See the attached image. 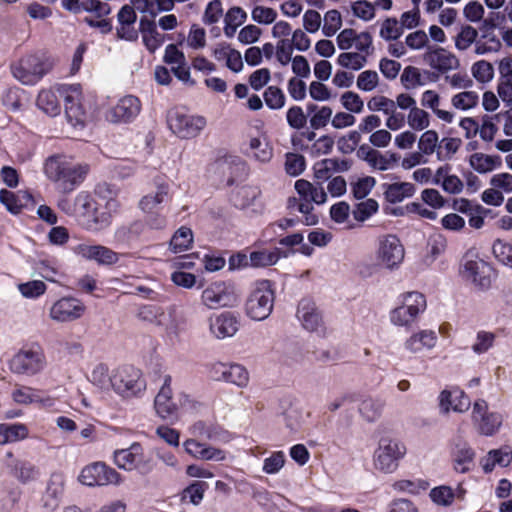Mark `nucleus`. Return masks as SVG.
Returning <instances> with one entry per match:
<instances>
[{"label": "nucleus", "instance_id": "27", "mask_svg": "<svg viewBox=\"0 0 512 512\" xmlns=\"http://www.w3.org/2000/svg\"><path fill=\"white\" fill-rule=\"evenodd\" d=\"M247 20V13L239 6L229 8L224 15V34L228 38H232L239 27Z\"/></svg>", "mask_w": 512, "mask_h": 512}, {"label": "nucleus", "instance_id": "17", "mask_svg": "<svg viewBox=\"0 0 512 512\" xmlns=\"http://www.w3.org/2000/svg\"><path fill=\"white\" fill-rule=\"evenodd\" d=\"M6 458V466L10 474L19 482L26 484L40 477L39 468L33 463L15 458L11 452L7 453Z\"/></svg>", "mask_w": 512, "mask_h": 512}, {"label": "nucleus", "instance_id": "3", "mask_svg": "<svg viewBox=\"0 0 512 512\" xmlns=\"http://www.w3.org/2000/svg\"><path fill=\"white\" fill-rule=\"evenodd\" d=\"M274 301L272 283L269 280L257 281L245 303L247 316L256 321L265 320L272 313Z\"/></svg>", "mask_w": 512, "mask_h": 512}, {"label": "nucleus", "instance_id": "24", "mask_svg": "<svg viewBox=\"0 0 512 512\" xmlns=\"http://www.w3.org/2000/svg\"><path fill=\"white\" fill-rule=\"evenodd\" d=\"M454 469L460 473H466L470 470L475 453L465 441L458 439L455 442L454 450Z\"/></svg>", "mask_w": 512, "mask_h": 512}, {"label": "nucleus", "instance_id": "26", "mask_svg": "<svg viewBox=\"0 0 512 512\" xmlns=\"http://www.w3.org/2000/svg\"><path fill=\"white\" fill-rule=\"evenodd\" d=\"M13 77L24 85H34L48 73L43 66H10Z\"/></svg>", "mask_w": 512, "mask_h": 512}, {"label": "nucleus", "instance_id": "36", "mask_svg": "<svg viewBox=\"0 0 512 512\" xmlns=\"http://www.w3.org/2000/svg\"><path fill=\"white\" fill-rule=\"evenodd\" d=\"M193 232L186 226L180 227L170 240V249L174 253H181L191 248Z\"/></svg>", "mask_w": 512, "mask_h": 512}, {"label": "nucleus", "instance_id": "25", "mask_svg": "<svg viewBox=\"0 0 512 512\" xmlns=\"http://www.w3.org/2000/svg\"><path fill=\"white\" fill-rule=\"evenodd\" d=\"M349 169V161L328 158L323 159L314 165V174L318 180L326 181L331 177L332 172H345Z\"/></svg>", "mask_w": 512, "mask_h": 512}, {"label": "nucleus", "instance_id": "34", "mask_svg": "<svg viewBox=\"0 0 512 512\" xmlns=\"http://www.w3.org/2000/svg\"><path fill=\"white\" fill-rule=\"evenodd\" d=\"M28 436V428L24 424H0V445L23 440Z\"/></svg>", "mask_w": 512, "mask_h": 512}, {"label": "nucleus", "instance_id": "48", "mask_svg": "<svg viewBox=\"0 0 512 512\" xmlns=\"http://www.w3.org/2000/svg\"><path fill=\"white\" fill-rule=\"evenodd\" d=\"M250 149L254 151V158L260 162H268L272 157V149L265 139L252 138L249 143Z\"/></svg>", "mask_w": 512, "mask_h": 512}, {"label": "nucleus", "instance_id": "63", "mask_svg": "<svg viewBox=\"0 0 512 512\" xmlns=\"http://www.w3.org/2000/svg\"><path fill=\"white\" fill-rule=\"evenodd\" d=\"M46 290L43 281L33 280L19 285V291L24 297L35 298L42 295Z\"/></svg>", "mask_w": 512, "mask_h": 512}, {"label": "nucleus", "instance_id": "45", "mask_svg": "<svg viewBox=\"0 0 512 512\" xmlns=\"http://www.w3.org/2000/svg\"><path fill=\"white\" fill-rule=\"evenodd\" d=\"M275 9L263 5H256L251 11V19L260 25H270L276 21Z\"/></svg>", "mask_w": 512, "mask_h": 512}, {"label": "nucleus", "instance_id": "55", "mask_svg": "<svg viewBox=\"0 0 512 512\" xmlns=\"http://www.w3.org/2000/svg\"><path fill=\"white\" fill-rule=\"evenodd\" d=\"M264 100L270 109L276 110L284 106L285 96L278 87L269 86L264 92Z\"/></svg>", "mask_w": 512, "mask_h": 512}, {"label": "nucleus", "instance_id": "4", "mask_svg": "<svg viewBox=\"0 0 512 512\" xmlns=\"http://www.w3.org/2000/svg\"><path fill=\"white\" fill-rule=\"evenodd\" d=\"M113 458L119 469L137 471L141 475H148L155 467L152 457L145 455L142 445L138 442L132 443L128 448L116 450Z\"/></svg>", "mask_w": 512, "mask_h": 512}, {"label": "nucleus", "instance_id": "23", "mask_svg": "<svg viewBox=\"0 0 512 512\" xmlns=\"http://www.w3.org/2000/svg\"><path fill=\"white\" fill-rule=\"evenodd\" d=\"M142 41L145 47L154 52L164 42L163 35L157 30L156 23L149 19H141L139 23Z\"/></svg>", "mask_w": 512, "mask_h": 512}, {"label": "nucleus", "instance_id": "12", "mask_svg": "<svg viewBox=\"0 0 512 512\" xmlns=\"http://www.w3.org/2000/svg\"><path fill=\"white\" fill-rule=\"evenodd\" d=\"M141 111V101L134 95L120 98L117 104L105 112V119L113 124L132 122Z\"/></svg>", "mask_w": 512, "mask_h": 512}, {"label": "nucleus", "instance_id": "16", "mask_svg": "<svg viewBox=\"0 0 512 512\" xmlns=\"http://www.w3.org/2000/svg\"><path fill=\"white\" fill-rule=\"evenodd\" d=\"M84 304L73 297H63L50 309V317L57 322H70L79 319L85 312Z\"/></svg>", "mask_w": 512, "mask_h": 512}, {"label": "nucleus", "instance_id": "8", "mask_svg": "<svg viewBox=\"0 0 512 512\" xmlns=\"http://www.w3.org/2000/svg\"><path fill=\"white\" fill-rule=\"evenodd\" d=\"M238 302V296L233 284L216 281L209 284L201 294V303L208 309L233 307Z\"/></svg>", "mask_w": 512, "mask_h": 512}, {"label": "nucleus", "instance_id": "58", "mask_svg": "<svg viewBox=\"0 0 512 512\" xmlns=\"http://www.w3.org/2000/svg\"><path fill=\"white\" fill-rule=\"evenodd\" d=\"M379 83V76L376 71L366 70L359 74L357 79V87L362 91H372Z\"/></svg>", "mask_w": 512, "mask_h": 512}, {"label": "nucleus", "instance_id": "10", "mask_svg": "<svg viewBox=\"0 0 512 512\" xmlns=\"http://www.w3.org/2000/svg\"><path fill=\"white\" fill-rule=\"evenodd\" d=\"M425 308L424 295L419 292H409L404 297V304L391 311L390 320L397 326H409Z\"/></svg>", "mask_w": 512, "mask_h": 512}, {"label": "nucleus", "instance_id": "54", "mask_svg": "<svg viewBox=\"0 0 512 512\" xmlns=\"http://www.w3.org/2000/svg\"><path fill=\"white\" fill-rule=\"evenodd\" d=\"M340 101L342 106L351 113H361L364 107V102L360 96L352 91L344 92Z\"/></svg>", "mask_w": 512, "mask_h": 512}, {"label": "nucleus", "instance_id": "22", "mask_svg": "<svg viewBox=\"0 0 512 512\" xmlns=\"http://www.w3.org/2000/svg\"><path fill=\"white\" fill-rule=\"evenodd\" d=\"M437 334L433 330H421L412 334L404 343L405 349L410 353H419L423 349H433L437 343Z\"/></svg>", "mask_w": 512, "mask_h": 512}, {"label": "nucleus", "instance_id": "15", "mask_svg": "<svg viewBox=\"0 0 512 512\" xmlns=\"http://www.w3.org/2000/svg\"><path fill=\"white\" fill-rule=\"evenodd\" d=\"M208 324L210 334L218 340L233 337L240 325L237 316L229 311L211 315L208 318Z\"/></svg>", "mask_w": 512, "mask_h": 512}, {"label": "nucleus", "instance_id": "42", "mask_svg": "<svg viewBox=\"0 0 512 512\" xmlns=\"http://www.w3.org/2000/svg\"><path fill=\"white\" fill-rule=\"evenodd\" d=\"M186 43L188 47L194 50L204 48L207 43L206 30L197 23L192 24L188 31Z\"/></svg>", "mask_w": 512, "mask_h": 512}, {"label": "nucleus", "instance_id": "40", "mask_svg": "<svg viewBox=\"0 0 512 512\" xmlns=\"http://www.w3.org/2000/svg\"><path fill=\"white\" fill-rule=\"evenodd\" d=\"M407 123L409 127L415 131H422L430 125V115L427 111L417 107V105L409 111L407 115Z\"/></svg>", "mask_w": 512, "mask_h": 512}, {"label": "nucleus", "instance_id": "47", "mask_svg": "<svg viewBox=\"0 0 512 512\" xmlns=\"http://www.w3.org/2000/svg\"><path fill=\"white\" fill-rule=\"evenodd\" d=\"M378 210V203L374 199H367L358 203L352 211L354 218L359 222H364Z\"/></svg>", "mask_w": 512, "mask_h": 512}, {"label": "nucleus", "instance_id": "1", "mask_svg": "<svg viewBox=\"0 0 512 512\" xmlns=\"http://www.w3.org/2000/svg\"><path fill=\"white\" fill-rule=\"evenodd\" d=\"M59 97L64 101V110L67 121L75 128L84 127L86 115L81 104L82 91L80 84L57 87L53 90H42L37 97V106L49 116H57L61 111Z\"/></svg>", "mask_w": 512, "mask_h": 512}, {"label": "nucleus", "instance_id": "35", "mask_svg": "<svg viewBox=\"0 0 512 512\" xmlns=\"http://www.w3.org/2000/svg\"><path fill=\"white\" fill-rule=\"evenodd\" d=\"M440 96L432 90H427L423 93L421 104L433 110L434 114L441 120L451 123L453 121V113L439 109Z\"/></svg>", "mask_w": 512, "mask_h": 512}, {"label": "nucleus", "instance_id": "30", "mask_svg": "<svg viewBox=\"0 0 512 512\" xmlns=\"http://www.w3.org/2000/svg\"><path fill=\"white\" fill-rule=\"evenodd\" d=\"M385 198L390 203H398L415 193V186L409 182L384 184Z\"/></svg>", "mask_w": 512, "mask_h": 512}, {"label": "nucleus", "instance_id": "64", "mask_svg": "<svg viewBox=\"0 0 512 512\" xmlns=\"http://www.w3.org/2000/svg\"><path fill=\"white\" fill-rule=\"evenodd\" d=\"M287 122L294 129H302L307 123V116L299 106H292L286 114Z\"/></svg>", "mask_w": 512, "mask_h": 512}, {"label": "nucleus", "instance_id": "41", "mask_svg": "<svg viewBox=\"0 0 512 512\" xmlns=\"http://www.w3.org/2000/svg\"><path fill=\"white\" fill-rule=\"evenodd\" d=\"M351 12L354 17L369 22L375 18V5L367 0H356L351 3Z\"/></svg>", "mask_w": 512, "mask_h": 512}, {"label": "nucleus", "instance_id": "59", "mask_svg": "<svg viewBox=\"0 0 512 512\" xmlns=\"http://www.w3.org/2000/svg\"><path fill=\"white\" fill-rule=\"evenodd\" d=\"M454 492L448 486L435 487L430 492L432 501L438 505L448 506L453 502Z\"/></svg>", "mask_w": 512, "mask_h": 512}, {"label": "nucleus", "instance_id": "19", "mask_svg": "<svg viewBox=\"0 0 512 512\" xmlns=\"http://www.w3.org/2000/svg\"><path fill=\"white\" fill-rule=\"evenodd\" d=\"M296 316L304 329L308 331H317L322 326V316L316 304L309 298L300 300Z\"/></svg>", "mask_w": 512, "mask_h": 512}, {"label": "nucleus", "instance_id": "11", "mask_svg": "<svg viewBox=\"0 0 512 512\" xmlns=\"http://www.w3.org/2000/svg\"><path fill=\"white\" fill-rule=\"evenodd\" d=\"M79 481L87 486H104L108 484H120L121 475L102 462H96L82 469Z\"/></svg>", "mask_w": 512, "mask_h": 512}, {"label": "nucleus", "instance_id": "29", "mask_svg": "<svg viewBox=\"0 0 512 512\" xmlns=\"http://www.w3.org/2000/svg\"><path fill=\"white\" fill-rule=\"evenodd\" d=\"M31 199L32 196L27 192L14 193L4 189L0 191V202L13 214L20 213Z\"/></svg>", "mask_w": 512, "mask_h": 512}, {"label": "nucleus", "instance_id": "2", "mask_svg": "<svg viewBox=\"0 0 512 512\" xmlns=\"http://www.w3.org/2000/svg\"><path fill=\"white\" fill-rule=\"evenodd\" d=\"M87 171V166L60 154L48 157L44 164L45 175L64 193L74 190L83 181Z\"/></svg>", "mask_w": 512, "mask_h": 512}, {"label": "nucleus", "instance_id": "6", "mask_svg": "<svg viewBox=\"0 0 512 512\" xmlns=\"http://www.w3.org/2000/svg\"><path fill=\"white\" fill-rule=\"evenodd\" d=\"M406 448L396 439L382 437L374 453L376 469L384 473H392L398 467V461L405 455Z\"/></svg>", "mask_w": 512, "mask_h": 512}, {"label": "nucleus", "instance_id": "31", "mask_svg": "<svg viewBox=\"0 0 512 512\" xmlns=\"http://www.w3.org/2000/svg\"><path fill=\"white\" fill-rule=\"evenodd\" d=\"M470 166L478 173L491 172L501 165V158L498 155L491 156L483 153H474L469 159Z\"/></svg>", "mask_w": 512, "mask_h": 512}, {"label": "nucleus", "instance_id": "43", "mask_svg": "<svg viewBox=\"0 0 512 512\" xmlns=\"http://www.w3.org/2000/svg\"><path fill=\"white\" fill-rule=\"evenodd\" d=\"M225 381L244 387L249 381L248 371L240 364H228Z\"/></svg>", "mask_w": 512, "mask_h": 512}, {"label": "nucleus", "instance_id": "51", "mask_svg": "<svg viewBox=\"0 0 512 512\" xmlns=\"http://www.w3.org/2000/svg\"><path fill=\"white\" fill-rule=\"evenodd\" d=\"M261 35V28L255 24H248L239 30L237 40L244 45L254 44L260 39Z\"/></svg>", "mask_w": 512, "mask_h": 512}, {"label": "nucleus", "instance_id": "37", "mask_svg": "<svg viewBox=\"0 0 512 512\" xmlns=\"http://www.w3.org/2000/svg\"><path fill=\"white\" fill-rule=\"evenodd\" d=\"M478 431L486 436H491L498 431L502 424V416L496 412H490L475 421Z\"/></svg>", "mask_w": 512, "mask_h": 512}, {"label": "nucleus", "instance_id": "62", "mask_svg": "<svg viewBox=\"0 0 512 512\" xmlns=\"http://www.w3.org/2000/svg\"><path fill=\"white\" fill-rule=\"evenodd\" d=\"M493 253L499 262L512 268V245L497 240L493 244Z\"/></svg>", "mask_w": 512, "mask_h": 512}, {"label": "nucleus", "instance_id": "18", "mask_svg": "<svg viewBox=\"0 0 512 512\" xmlns=\"http://www.w3.org/2000/svg\"><path fill=\"white\" fill-rule=\"evenodd\" d=\"M492 268L482 259H466L463 264V273L472 282L482 289L490 287V273Z\"/></svg>", "mask_w": 512, "mask_h": 512}, {"label": "nucleus", "instance_id": "46", "mask_svg": "<svg viewBox=\"0 0 512 512\" xmlns=\"http://www.w3.org/2000/svg\"><path fill=\"white\" fill-rule=\"evenodd\" d=\"M401 82L406 89L425 85V79L422 78L421 71L416 66H406L401 75Z\"/></svg>", "mask_w": 512, "mask_h": 512}, {"label": "nucleus", "instance_id": "21", "mask_svg": "<svg viewBox=\"0 0 512 512\" xmlns=\"http://www.w3.org/2000/svg\"><path fill=\"white\" fill-rule=\"evenodd\" d=\"M64 478L61 474H53L50 477L45 493L42 496V507L47 512H53L59 505L63 493Z\"/></svg>", "mask_w": 512, "mask_h": 512}, {"label": "nucleus", "instance_id": "52", "mask_svg": "<svg viewBox=\"0 0 512 512\" xmlns=\"http://www.w3.org/2000/svg\"><path fill=\"white\" fill-rule=\"evenodd\" d=\"M478 103V95L473 91H465L456 94L452 98V105L461 110L475 107Z\"/></svg>", "mask_w": 512, "mask_h": 512}, {"label": "nucleus", "instance_id": "9", "mask_svg": "<svg viewBox=\"0 0 512 512\" xmlns=\"http://www.w3.org/2000/svg\"><path fill=\"white\" fill-rule=\"evenodd\" d=\"M404 256V247L397 236L389 234L379 239L376 253L378 265L389 271H394L399 268Z\"/></svg>", "mask_w": 512, "mask_h": 512}, {"label": "nucleus", "instance_id": "14", "mask_svg": "<svg viewBox=\"0 0 512 512\" xmlns=\"http://www.w3.org/2000/svg\"><path fill=\"white\" fill-rule=\"evenodd\" d=\"M45 357L39 351L20 350L10 361V368L18 374L35 375L43 370Z\"/></svg>", "mask_w": 512, "mask_h": 512}, {"label": "nucleus", "instance_id": "13", "mask_svg": "<svg viewBox=\"0 0 512 512\" xmlns=\"http://www.w3.org/2000/svg\"><path fill=\"white\" fill-rule=\"evenodd\" d=\"M170 383L171 376L165 375L164 382L154 400L155 411L164 420L177 419L179 407L182 405L180 401L173 398Z\"/></svg>", "mask_w": 512, "mask_h": 512}, {"label": "nucleus", "instance_id": "44", "mask_svg": "<svg viewBox=\"0 0 512 512\" xmlns=\"http://www.w3.org/2000/svg\"><path fill=\"white\" fill-rule=\"evenodd\" d=\"M342 26V16L338 10L332 9L325 13L323 18L322 32L325 36L331 37Z\"/></svg>", "mask_w": 512, "mask_h": 512}, {"label": "nucleus", "instance_id": "32", "mask_svg": "<svg viewBox=\"0 0 512 512\" xmlns=\"http://www.w3.org/2000/svg\"><path fill=\"white\" fill-rule=\"evenodd\" d=\"M156 192L154 194H147L139 201V208L145 212L150 213L158 205L164 202L169 193V186L164 183L157 184Z\"/></svg>", "mask_w": 512, "mask_h": 512}, {"label": "nucleus", "instance_id": "53", "mask_svg": "<svg viewBox=\"0 0 512 512\" xmlns=\"http://www.w3.org/2000/svg\"><path fill=\"white\" fill-rule=\"evenodd\" d=\"M91 381L102 390L112 388V376L108 374V368L102 364L92 371Z\"/></svg>", "mask_w": 512, "mask_h": 512}, {"label": "nucleus", "instance_id": "56", "mask_svg": "<svg viewBox=\"0 0 512 512\" xmlns=\"http://www.w3.org/2000/svg\"><path fill=\"white\" fill-rule=\"evenodd\" d=\"M223 16V8L220 0L210 1L204 11L202 20L207 25L217 23Z\"/></svg>", "mask_w": 512, "mask_h": 512}, {"label": "nucleus", "instance_id": "50", "mask_svg": "<svg viewBox=\"0 0 512 512\" xmlns=\"http://www.w3.org/2000/svg\"><path fill=\"white\" fill-rule=\"evenodd\" d=\"M206 487L207 484L205 482L194 481L192 484H190L183 490L182 498H188L192 504L198 505L203 499Z\"/></svg>", "mask_w": 512, "mask_h": 512}, {"label": "nucleus", "instance_id": "61", "mask_svg": "<svg viewBox=\"0 0 512 512\" xmlns=\"http://www.w3.org/2000/svg\"><path fill=\"white\" fill-rule=\"evenodd\" d=\"M438 143V134L434 130H427L424 132L418 142L419 150L426 154L430 155L435 151V148Z\"/></svg>", "mask_w": 512, "mask_h": 512}, {"label": "nucleus", "instance_id": "39", "mask_svg": "<svg viewBox=\"0 0 512 512\" xmlns=\"http://www.w3.org/2000/svg\"><path fill=\"white\" fill-rule=\"evenodd\" d=\"M403 34L402 26L395 17H388L381 23L379 36L386 40H397Z\"/></svg>", "mask_w": 512, "mask_h": 512}, {"label": "nucleus", "instance_id": "33", "mask_svg": "<svg viewBox=\"0 0 512 512\" xmlns=\"http://www.w3.org/2000/svg\"><path fill=\"white\" fill-rule=\"evenodd\" d=\"M213 57L215 61L225 64H242L240 51L225 42L218 43L213 48Z\"/></svg>", "mask_w": 512, "mask_h": 512}, {"label": "nucleus", "instance_id": "60", "mask_svg": "<svg viewBox=\"0 0 512 512\" xmlns=\"http://www.w3.org/2000/svg\"><path fill=\"white\" fill-rule=\"evenodd\" d=\"M305 169V159L295 153L286 154L285 170L291 176L300 175Z\"/></svg>", "mask_w": 512, "mask_h": 512}, {"label": "nucleus", "instance_id": "28", "mask_svg": "<svg viewBox=\"0 0 512 512\" xmlns=\"http://www.w3.org/2000/svg\"><path fill=\"white\" fill-rule=\"evenodd\" d=\"M384 407V399L368 397L361 401L358 411L365 421L373 423L381 417Z\"/></svg>", "mask_w": 512, "mask_h": 512}, {"label": "nucleus", "instance_id": "7", "mask_svg": "<svg viewBox=\"0 0 512 512\" xmlns=\"http://www.w3.org/2000/svg\"><path fill=\"white\" fill-rule=\"evenodd\" d=\"M112 388L122 397L130 398L144 391L146 383L139 369L123 366L112 375Z\"/></svg>", "mask_w": 512, "mask_h": 512}, {"label": "nucleus", "instance_id": "5", "mask_svg": "<svg viewBox=\"0 0 512 512\" xmlns=\"http://www.w3.org/2000/svg\"><path fill=\"white\" fill-rule=\"evenodd\" d=\"M167 123L170 130L182 139H191L200 134L207 121L203 116L188 115L177 109L167 114Z\"/></svg>", "mask_w": 512, "mask_h": 512}, {"label": "nucleus", "instance_id": "38", "mask_svg": "<svg viewBox=\"0 0 512 512\" xmlns=\"http://www.w3.org/2000/svg\"><path fill=\"white\" fill-rule=\"evenodd\" d=\"M280 258V251L275 249L273 251H254L250 254V265L253 267H265L274 265Z\"/></svg>", "mask_w": 512, "mask_h": 512}, {"label": "nucleus", "instance_id": "57", "mask_svg": "<svg viewBox=\"0 0 512 512\" xmlns=\"http://www.w3.org/2000/svg\"><path fill=\"white\" fill-rule=\"evenodd\" d=\"M367 108L372 112H383L387 115L393 112L394 100L382 95L374 96L367 102Z\"/></svg>", "mask_w": 512, "mask_h": 512}, {"label": "nucleus", "instance_id": "49", "mask_svg": "<svg viewBox=\"0 0 512 512\" xmlns=\"http://www.w3.org/2000/svg\"><path fill=\"white\" fill-rule=\"evenodd\" d=\"M477 36L478 32L474 27L465 25L455 37V46L459 50H466L476 40Z\"/></svg>", "mask_w": 512, "mask_h": 512}, {"label": "nucleus", "instance_id": "20", "mask_svg": "<svg viewBox=\"0 0 512 512\" xmlns=\"http://www.w3.org/2000/svg\"><path fill=\"white\" fill-rule=\"evenodd\" d=\"M77 249L80 255L87 259L95 260L99 264L112 265L119 260L118 253L105 246L81 244Z\"/></svg>", "mask_w": 512, "mask_h": 512}]
</instances>
